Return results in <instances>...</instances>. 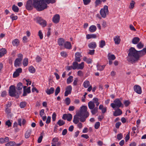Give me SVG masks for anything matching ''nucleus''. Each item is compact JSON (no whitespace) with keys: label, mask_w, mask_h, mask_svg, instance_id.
Instances as JSON below:
<instances>
[{"label":"nucleus","mask_w":146,"mask_h":146,"mask_svg":"<svg viewBox=\"0 0 146 146\" xmlns=\"http://www.w3.org/2000/svg\"><path fill=\"white\" fill-rule=\"evenodd\" d=\"M23 88V96H26L27 93V87L26 86H23V84L21 82H19L17 84L16 89L17 90V91L22 92Z\"/></svg>","instance_id":"39448f33"},{"label":"nucleus","mask_w":146,"mask_h":146,"mask_svg":"<svg viewBox=\"0 0 146 146\" xmlns=\"http://www.w3.org/2000/svg\"><path fill=\"white\" fill-rule=\"evenodd\" d=\"M124 103L125 106L126 107H127L130 104V103L129 101L126 100L124 102Z\"/></svg>","instance_id":"680f3d73"},{"label":"nucleus","mask_w":146,"mask_h":146,"mask_svg":"<svg viewBox=\"0 0 146 146\" xmlns=\"http://www.w3.org/2000/svg\"><path fill=\"white\" fill-rule=\"evenodd\" d=\"M139 58L146 54V48H143L142 50L138 51Z\"/></svg>","instance_id":"a211bd4d"},{"label":"nucleus","mask_w":146,"mask_h":146,"mask_svg":"<svg viewBox=\"0 0 146 146\" xmlns=\"http://www.w3.org/2000/svg\"><path fill=\"white\" fill-rule=\"evenodd\" d=\"M34 5L38 11H42L47 8V4H53L55 0H33Z\"/></svg>","instance_id":"f257e3e1"},{"label":"nucleus","mask_w":146,"mask_h":146,"mask_svg":"<svg viewBox=\"0 0 146 146\" xmlns=\"http://www.w3.org/2000/svg\"><path fill=\"white\" fill-rule=\"evenodd\" d=\"M12 9L15 12L17 13L19 11V8L17 6L14 5L12 7Z\"/></svg>","instance_id":"2f4dec72"},{"label":"nucleus","mask_w":146,"mask_h":146,"mask_svg":"<svg viewBox=\"0 0 146 146\" xmlns=\"http://www.w3.org/2000/svg\"><path fill=\"white\" fill-rule=\"evenodd\" d=\"M29 72L32 73H34L35 72V69L32 66H31L29 67Z\"/></svg>","instance_id":"4c0bfd02"},{"label":"nucleus","mask_w":146,"mask_h":146,"mask_svg":"<svg viewBox=\"0 0 146 146\" xmlns=\"http://www.w3.org/2000/svg\"><path fill=\"white\" fill-rule=\"evenodd\" d=\"M88 47L92 49H94L96 47V44L95 42H92L88 44Z\"/></svg>","instance_id":"393cba45"},{"label":"nucleus","mask_w":146,"mask_h":146,"mask_svg":"<svg viewBox=\"0 0 146 146\" xmlns=\"http://www.w3.org/2000/svg\"><path fill=\"white\" fill-rule=\"evenodd\" d=\"M38 23L43 27H45L46 26V23L45 21L40 18L37 19Z\"/></svg>","instance_id":"ddd939ff"},{"label":"nucleus","mask_w":146,"mask_h":146,"mask_svg":"<svg viewBox=\"0 0 146 146\" xmlns=\"http://www.w3.org/2000/svg\"><path fill=\"white\" fill-rule=\"evenodd\" d=\"M7 95V92L5 91H3L1 94V96L2 97H4Z\"/></svg>","instance_id":"0e129e2a"},{"label":"nucleus","mask_w":146,"mask_h":146,"mask_svg":"<svg viewBox=\"0 0 146 146\" xmlns=\"http://www.w3.org/2000/svg\"><path fill=\"white\" fill-rule=\"evenodd\" d=\"M91 112L92 115H94L98 111V107L94 108L93 110H91Z\"/></svg>","instance_id":"f704fd0d"},{"label":"nucleus","mask_w":146,"mask_h":146,"mask_svg":"<svg viewBox=\"0 0 146 146\" xmlns=\"http://www.w3.org/2000/svg\"><path fill=\"white\" fill-rule=\"evenodd\" d=\"M77 74L78 76H82L83 75L82 72L81 70H79Z\"/></svg>","instance_id":"338daca9"},{"label":"nucleus","mask_w":146,"mask_h":146,"mask_svg":"<svg viewBox=\"0 0 146 146\" xmlns=\"http://www.w3.org/2000/svg\"><path fill=\"white\" fill-rule=\"evenodd\" d=\"M140 40V39L138 37H135L132 40V43L134 44H136L138 43Z\"/></svg>","instance_id":"c756f323"},{"label":"nucleus","mask_w":146,"mask_h":146,"mask_svg":"<svg viewBox=\"0 0 146 146\" xmlns=\"http://www.w3.org/2000/svg\"><path fill=\"white\" fill-rule=\"evenodd\" d=\"M135 91L139 94H141L142 92L141 87L138 85H135L134 86Z\"/></svg>","instance_id":"2eb2a0df"},{"label":"nucleus","mask_w":146,"mask_h":146,"mask_svg":"<svg viewBox=\"0 0 146 146\" xmlns=\"http://www.w3.org/2000/svg\"><path fill=\"white\" fill-rule=\"evenodd\" d=\"M27 36H24L23 37V42L24 43H27Z\"/></svg>","instance_id":"bf43d9fd"},{"label":"nucleus","mask_w":146,"mask_h":146,"mask_svg":"<svg viewBox=\"0 0 146 146\" xmlns=\"http://www.w3.org/2000/svg\"><path fill=\"white\" fill-rule=\"evenodd\" d=\"M121 124V123L120 122H118L115 124V127L117 128H119Z\"/></svg>","instance_id":"69168bd1"},{"label":"nucleus","mask_w":146,"mask_h":146,"mask_svg":"<svg viewBox=\"0 0 146 146\" xmlns=\"http://www.w3.org/2000/svg\"><path fill=\"white\" fill-rule=\"evenodd\" d=\"M72 89V87L70 85L66 87V91L64 93V96H67L68 95L71 93Z\"/></svg>","instance_id":"9d476101"},{"label":"nucleus","mask_w":146,"mask_h":146,"mask_svg":"<svg viewBox=\"0 0 146 146\" xmlns=\"http://www.w3.org/2000/svg\"><path fill=\"white\" fill-rule=\"evenodd\" d=\"M26 105V103L25 102H22L20 104V106L21 108H24Z\"/></svg>","instance_id":"09e8293b"},{"label":"nucleus","mask_w":146,"mask_h":146,"mask_svg":"<svg viewBox=\"0 0 146 146\" xmlns=\"http://www.w3.org/2000/svg\"><path fill=\"white\" fill-rule=\"evenodd\" d=\"M90 83L89 81L86 80L84 81L83 83V86L85 88H87L90 85Z\"/></svg>","instance_id":"e433bc0d"},{"label":"nucleus","mask_w":146,"mask_h":146,"mask_svg":"<svg viewBox=\"0 0 146 146\" xmlns=\"http://www.w3.org/2000/svg\"><path fill=\"white\" fill-rule=\"evenodd\" d=\"M73 76H70L67 79V83L68 84L71 83L73 80Z\"/></svg>","instance_id":"c9c22d12"},{"label":"nucleus","mask_w":146,"mask_h":146,"mask_svg":"<svg viewBox=\"0 0 146 146\" xmlns=\"http://www.w3.org/2000/svg\"><path fill=\"white\" fill-rule=\"evenodd\" d=\"M137 46L139 49H141L143 47L144 45L141 42H140L137 45Z\"/></svg>","instance_id":"a18cd8bd"},{"label":"nucleus","mask_w":146,"mask_h":146,"mask_svg":"<svg viewBox=\"0 0 146 146\" xmlns=\"http://www.w3.org/2000/svg\"><path fill=\"white\" fill-rule=\"evenodd\" d=\"M75 56L76 62H80L81 60V58L82 57L81 54L79 52H77L75 53Z\"/></svg>","instance_id":"dca6fc26"},{"label":"nucleus","mask_w":146,"mask_h":146,"mask_svg":"<svg viewBox=\"0 0 146 146\" xmlns=\"http://www.w3.org/2000/svg\"><path fill=\"white\" fill-rule=\"evenodd\" d=\"M60 19V16L58 14L55 15L53 17L52 21L55 23H59Z\"/></svg>","instance_id":"4468645a"},{"label":"nucleus","mask_w":146,"mask_h":146,"mask_svg":"<svg viewBox=\"0 0 146 146\" xmlns=\"http://www.w3.org/2000/svg\"><path fill=\"white\" fill-rule=\"evenodd\" d=\"M84 5H88L91 2V0H83Z\"/></svg>","instance_id":"de8ad7c7"},{"label":"nucleus","mask_w":146,"mask_h":146,"mask_svg":"<svg viewBox=\"0 0 146 146\" xmlns=\"http://www.w3.org/2000/svg\"><path fill=\"white\" fill-rule=\"evenodd\" d=\"M122 112L121 110L119 108H117L114 112L113 115L115 116H117L121 115L122 114Z\"/></svg>","instance_id":"f3484780"},{"label":"nucleus","mask_w":146,"mask_h":146,"mask_svg":"<svg viewBox=\"0 0 146 146\" xmlns=\"http://www.w3.org/2000/svg\"><path fill=\"white\" fill-rule=\"evenodd\" d=\"M106 45L105 42L104 40H102L100 42L99 47L100 48H103Z\"/></svg>","instance_id":"ea45409f"},{"label":"nucleus","mask_w":146,"mask_h":146,"mask_svg":"<svg viewBox=\"0 0 146 146\" xmlns=\"http://www.w3.org/2000/svg\"><path fill=\"white\" fill-rule=\"evenodd\" d=\"M132 2L130 3L129 8L131 9H132L134 6L135 2L133 1H132Z\"/></svg>","instance_id":"3c124183"},{"label":"nucleus","mask_w":146,"mask_h":146,"mask_svg":"<svg viewBox=\"0 0 146 146\" xmlns=\"http://www.w3.org/2000/svg\"><path fill=\"white\" fill-rule=\"evenodd\" d=\"M45 91L47 94L50 95L54 93V89L53 87H51L50 89H47Z\"/></svg>","instance_id":"aec40b11"},{"label":"nucleus","mask_w":146,"mask_h":146,"mask_svg":"<svg viewBox=\"0 0 146 146\" xmlns=\"http://www.w3.org/2000/svg\"><path fill=\"white\" fill-rule=\"evenodd\" d=\"M108 7L106 5H105L104 8L101 9L100 11L102 17L104 18L106 17V15L108 14Z\"/></svg>","instance_id":"0eeeda50"},{"label":"nucleus","mask_w":146,"mask_h":146,"mask_svg":"<svg viewBox=\"0 0 146 146\" xmlns=\"http://www.w3.org/2000/svg\"><path fill=\"white\" fill-rule=\"evenodd\" d=\"M80 116L77 113L75 115L74 117L73 122L75 124H76L79 122L80 120Z\"/></svg>","instance_id":"9b49d317"},{"label":"nucleus","mask_w":146,"mask_h":146,"mask_svg":"<svg viewBox=\"0 0 146 146\" xmlns=\"http://www.w3.org/2000/svg\"><path fill=\"white\" fill-rule=\"evenodd\" d=\"M6 125L8 127H9L11 125V123L9 120H8L5 122Z\"/></svg>","instance_id":"49530a36"},{"label":"nucleus","mask_w":146,"mask_h":146,"mask_svg":"<svg viewBox=\"0 0 146 146\" xmlns=\"http://www.w3.org/2000/svg\"><path fill=\"white\" fill-rule=\"evenodd\" d=\"M65 102L67 105H68L70 103V100L69 98H66L65 100Z\"/></svg>","instance_id":"c03bdc74"},{"label":"nucleus","mask_w":146,"mask_h":146,"mask_svg":"<svg viewBox=\"0 0 146 146\" xmlns=\"http://www.w3.org/2000/svg\"><path fill=\"white\" fill-rule=\"evenodd\" d=\"M88 105L89 108L91 110H93L95 108V105L94 103L92 101H90L88 103Z\"/></svg>","instance_id":"4be33fe9"},{"label":"nucleus","mask_w":146,"mask_h":146,"mask_svg":"<svg viewBox=\"0 0 146 146\" xmlns=\"http://www.w3.org/2000/svg\"><path fill=\"white\" fill-rule=\"evenodd\" d=\"M72 117V116L71 114L68 113L63 114L62 118L64 120L67 119L68 121H70L71 120Z\"/></svg>","instance_id":"1a4fd4ad"},{"label":"nucleus","mask_w":146,"mask_h":146,"mask_svg":"<svg viewBox=\"0 0 146 146\" xmlns=\"http://www.w3.org/2000/svg\"><path fill=\"white\" fill-rule=\"evenodd\" d=\"M60 88L59 86H58L55 90V95L56 96L60 92Z\"/></svg>","instance_id":"37998d69"},{"label":"nucleus","mask_w":146,"mask_h":146,"mask_svg":"<svg viewBox=\"0 0 146 146\" xmlns=\"http://www.w3.org/2000/svg\"><path fill=\"white\" fill-rule=\"evenodd\" d=\"M44 110L42 109L40 112V115L41 117H42L43 115L44 114Z\"/></svg>","instance_id":"052dcab7"},{"label":"nucleus","mask_w":146,"mask_h":146,"mask_svg":"<svg viewBox=\"0 0 146 146\" xmlns=\"http://www.w3.org/2000/svg\"><path fill=\"white\" fill-rule=\"evenodd\" d=\"M73 70L76 69L82 70L84 67V62H82L80 64H78L77 62H74L73 63Z\"/></svg>","instance_id":"6e6552de"},{"label":"nucleus","mask_w":146,"mask_h":146,"mask_svg":"<svg viewBox=\"0 0 146 146\" xmlns=\"http://www.w3.org/2000/svg\"><path fill=\"white\" fill-rule=\"evenodd\" d=\"M21 93V92L17 91L16 90V87L14 86L11 85L10 86L9 94L10 96L18 98Z\"/></svg>","instance_id":"20e7f679"},{"label":"nucleus","mask_w":146,"mask_h":146,"mask_svg":"<svg viewBox=\"0 0 146 146\" xmlns=\"http://www.w3.org/2000/svg\"><path fill=\"white\" fill-rule=\"evenodd\" d=\"M36 61L37 62H39L42 60V58L39 56H37L36 58Z\"/></svg>","instance_id":"8fccbe9b"},{"label":"nucleus","mask_w":146,"mask_h":146,"mask_svg":"<svg viewBox=\"0 0 146 146\" xmlns=\"http://www.w3.org/2000/svg\"><path fill=\"white\" fill-rule=\"evenodd\" d=\"M114 40L115 44H119L120 41V39L119 36H116L114 38Z\"/></svg>","instance_id":"a878e982"},{"label":"nucleus","mask_w":146,"mask_h":146,"mask_svg":"<svg viewBox=\"0 0 146 146\" xmlns=\"http://www.w3.org/2000/svg\"><path fill=\"white\" fill-rule=\"evenodd\" d=\"M108 57L109 60H113L115 58V57L114 55L111 54L110 53L108 55Z\"/></svg>","instance_id":"72a5a7b5"},{"label":"nucleus","mask_w":146,"mask_h":146,"mask_svg":"<svg viewBox=\"0 0 146 146\" xmlns=\"http://www.w3.org/2000/svg\"><path fill=\"white\" fill-rule=\"evenodd\" d=\"M139 59L138 51L133 47H131L129 49V52L127 57V60L129 62L133 63L137 61Z\"/></svg>","instance_id":"f03ea898"},{"label":"nucleus","mask_w":146,"mask_h":146,"mask_svg":"<svg viewBox=\"0 0 146 146\" xmlns=\"http://www.w3.org/2000/svg\"><path fill=\"white\" fill-rule=\"evenodd\" d=\"M93 102L94 103V104H95L96 106L98 107L100 104L98 99L97 98H95L93 99Z\"/></svg>","instance_id":"473e14b6"},{"label":"nucleus","mask_w":146,"mask_h":146,"mask_svg":"<svg viewBox=\"0 0 146 146\" xmlns=\"http://www.w3.org/2000/svg\"><path fill=\"white\" fill-rule=\"evenodd\" d=\"M111 106L113 109L115 108H118L121 106L122 107H123V105L119 99H115L113 101V103L111 104Z\"/></svg>","instance_id":"423d86ee"},{"label":"nucleus","mask_w":146,"mask_h":146,"mask_svg":"<svg viewBox=\"0 0 146 146\" xmlns=\"http://www.w3.org/2000/svg\"><path fill=\"white\" fill-rule=\"evenodd\" d=\"M60 54L62 56L64 57H66L67 56V54L66 52L64 51L60 53Z\"/></svg>","instance_id":"4d7b16f0"},{"label":"nucleus","mask_w":146,"mask_h":146,"mask_svg":"<svg viewBox=\"0 0 146 146\" xmlns=\"http://www.w3.org/2000/svg\"><path fill=\"white\" fill-rule=\"evenodd\" d=\"M86 106H83L81 107L80 111L77 113L80 116V121L82 122H84L86 121V119L89 115Z\"/></svg>","instance_id":"7ed1b4c3"},{"label":"nucleus","mask_w":146,"mask_h":146,"mask_svg":"<svg viewBox=\"0 0 146 146\" xmlns=\"http://www.w3.org/2000/svg\"><path fill=\"white\" fill-rule=\"evenodd\" d=\"M12 44L13 46H17L19 44V40L17 39H15L13 41Z\"/></svg>","instance_id":"bb28decb"},{"label":"nucleus","mask_w":146,"mask_h":146,"mask_svg":"<svg viewBox=\"0 0 146 146\" xmlns=\"http://www.w3.org/2000/svg\"><path fill=\"white\" fill-rule=\"evenodd\" d=\"M42 133H41V135L40 136V137L38 138V140H37V142L38 143H40L42 141V138H43V136L42 135Z\"/></svg>","instance_id":"864d4df0"},{"label":"nucleus","mask_w":146,"mask_h":146,"mask_svg":"<svg viewBox=\"0 0 146 146\" xmlns=\"http://www.w3.org/2000/svg\"><path fill=\"white\" fill-rule=\"evenodd\" d=\"M58 42L59 46H62L64 45L65 40L63 38H60L58 40Z\"/></svg>","instance_id":"412c9836"},{"label":"nucleus","mask_w":146,"mask_h":146,"mask_svg":"<svg viewBox=\"0 0 146 146\" xmlns=\"http://www.w3.org/2000/svg\"><path fill=\"white\" fill-rule=\"evenodd\" d=\"M96 38V35L95 34H88L86 35V38L89 39L91 38Z\"/></svg>","instance_id":"c85d7f7f"},{"label":"nucleus","mask_w":146,"mask_h":146,"mask_svg":"<svg viewBox=\"0 0 146 146\" xmlns=\"http://www.w3.org/2000/svg\"><path fill=\"white\" fill-rule=\"evenodd\" d=\"M15 144V143L14 141H10L5 145V146H13Z\"/></svg>","instance_id":"58836bf2"},{"label":"nucleus","mask_w":146,"mask_h":146,"mask_svg":"<svg viewBox=\"0 0 146 146\" xmlns=\"http://www.w3.org/2000/svg\"><path fill=\"white\" fill-rule=\"evenodd\" d=\"M22 72V69L21 68H19L17 69L14 72L13 77L14 78L17 77L19 75V74Z\"/></svg>","instance_id":"f8f14e48"},{"label":"nucleus","mask_w":146,"mask_h":146,"mask_svg":"<svg viewBox=\"0 0 146 146\" xmlns=\"http://www.w3.org/2000/svg\"><path fill=\"white\" fill-rule=\"evenodd\" d=\"M6 50L4 48H2L0 49V58L3 56L7 53Z\"/></svg>","instance_id":"5701e85b"},{"label":"nucleus","mask_w":146,"mask_h":146,"mask_svg":"<svg viewBox=\"0 0 146 146\" xmlns=\"http://www.w3.org/2000/svg\"><path fill=\"white\" fill-rule=\"evenodd\" d=\"M100 123L99 122H96L95 125V128L96 129H98L100 126Z\"/></svg>","instance_id":"5fc2aeb1"},{"label":"nucleus","mask_w":146,"mask_h":146,"mask_svg":"<svg viewBox=\"0 0 146 146\" xmlns=\"http://www.w3.org/2000/svg\"><path fill=\"white\" fill-rule=\"evenodd\" d=\"M9 17L12 19V21L16 20L18 18L17 16L16 15H15L14 14H12L9 16Z\"/></svg>","instance_id":"a19ab883"},{"label":"nucleus","mask_w":146,"mask_h":146,"mask_svg":"<svg viewBox=\"0 0 146 146\" xmlns=\"http://www.w3.org/2000/svg\"><path fill=\"white\" fill-rule=\"evenodd\" d=\"M64 48L67 49H70L71 48L72 45L68 41H66L65 42L64 45Z\"/></svg>","instance_id":"6ab92c4d"},{"label":"nucleus","mask_w":146,"mask_h":146,"mask_svg":"<svg viewBox=\"0 0 146 146\" xmlns=\"http://www.w3.org/2000/svg\"><path fill=\"white\" fill-rule=\"evenodd\" d=\"M38 35L39 36L40 39H41L43 38V34L41 31H39L38 33Z\"/></svg>","instance_id":"6e6d98bb"},{"label":"nucleus","mask_w":146,"mask_h":146,"mask_svg":"<svg viewBox=\"0 0 146 146\" xmlns=\"http://www.w3.org/2000/svg\"><path fill=\"white\" fill-rule=\"evenodd\" d=\"M102 1L101 0H96L95 1V3L96 5L98 6L99 4H101Z\"/></svg>","instance_id":"13d9d810"},{"label":"nucleus","mask_w":146,"mask_h":146,"mask_svg":"<svg viewBox=\"0 0 146 146\" xmlns=\"http://www.w3.org/2000/svg\"><path fill=\"white\" fill-rule=\"evenodd\" d=\"M105 66L104 65L101 66L99 64H97V69L98 70L100 71H102L104 70L105 68Z\"/></svg>","instance_id":"7c9ffc66"},{"label":"nucleus","mask_w":146,"mask_h":146,"mask_svg":"<svg viewBox=\"0 0 146 146\" xmlns=\"http://www.w3.org/2000/svg\"><path fill=\"white\" fill-rule=\"evenodd\" d=\"M23 64L24 66H27V58H25L23 60Z\"/></svg>","instance_id":"603ef678"},{"label":"nucleus","mask_w":146,"mask_h":146,"mask_svg":"<svg viewBox=\"0 0 146 146\" xmlns=\"http://www.w3.org/2000/svg\"><path fill=\"white\" fill-rule=\"evenodd\" d=\"M22 60L19 59V58H17L15 59L14 62V65L15 67L19 66Z\"/></svg>","instance_id":"b1692460"},{"label":"nucleus","mask_w":146,"mask_h":146,"mask_svg":"<svg viewBox=\"0 0 146 146\" xmlns=\"http://www.w3.org/2000/svg\"><path fill=\"white\" fill-rule=\"evenodd\" d=\"M65 122L63 120L60 119L57 122V123L59 126H61L65 124Z\"/></svg>","instance_id":"79ce46f5"},{"label":"nucleus","mask_w":146,"mask_h":146,"mask_svg":"<svg viewBox=\"0 0 146 146\" xmlns=\"http://www.w3.org/2000/svg\"><path fill=\"white\" fill-rule=\"evenodd\" d=\"M56 114L55 112H54L52 115V120L53 121H54L56 119Z\"/></svg>","instance_id":"e2e57ef3"},{"label":"nucleus","mask_w":146,"mask_h":146,"mask_svg":"<svg viewBox=\"0 0 146 146\" xmlns=\"http://www.w3.org/2000/svg\"><path fill=\"white\" fill-rule=\"evenodd\" d=\"M122 137V135L121 134H119L117 135V139L119 140H121Z\"/></svg>","instance_id":"774afa93"},{"label":"nucleus","mask_w":146,"mask_h":146,"mask_svg":"<svg viewBox=\"0 0 146 146\" xmlns=\"http://www.w3.org/2000/svg\"><path fill=\"white\" fill-rule=\"evenodd\" d=\"M96 27L95 26L92 25L90 27L89 31L91 33H93L96 31Z\"/></svg>","instance_id":"cd10ccee"}]
</instances>
